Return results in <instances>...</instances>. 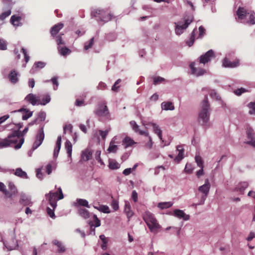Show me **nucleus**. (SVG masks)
<instances>
[{"mask_svg": "<svg viewBox=\"0 0 255 255\" xmlns=\"http://www.w3.org/2000/svg\"><path fill=\"white\" fill-rule=\"evenodd\" d=\"M52 244L57 247L59 253H63L65 251V248L61 242L54 240L52 241Z\"/></svg>", "mask_w": 255, "mask_h": 255, "instance_id": "32", "label": "nucleus"}, {"mask_svg": "<svg viewBox=\"0 0 255 255\" xmlns=\"http://www.w3.org/2000/svg\"><path fill=\"white\" fill-rule=\"evenodd\" d=\"M93 207L95 209H96L98 211L103 212L104 213H110V210L109 209V208L107 205H100L99 208H97V207L95 205H93Z\"/></svg>", "mask_w": 255, "mask_h": 255, "instance_id": "37", "label": "nucleus"}, {"mask_svg": "<svg viewBox=\"0 0 255 255\" xmlns=\"http://www.w3.org/2000/svg\"><path fill=\"white\" fill-rule=\"evenodd\" d=\"M150 125L153 127L154 132L156 133L161 140H162V130L160 128L154 123H150Z\"/></svg>", "mask_w": 255, "mask_h": 255, "instance_id": "30", "label": "nucleus"}, {"mask_svg": "<svg viewBox=\"0 0 255 255\" xmlns=\"http://www.w3.org/2000/svg\"><path fill=\"white\" fill-rule=\"evenodd\" d=\"M75 206H83L87 208H90V206L89 205L88 201L84 199H79L78 198L76 200V202L75 203Z\"/></svg>", "mask_w": 255, "mask_h": 255, "instance_id": "27", "label": "nucleus"}, {"mask_svg": "<svg viewBox=\"0 0 255 255\" xmlns=\"http://www.w3.org/2000/svg\"><path fill=\"white\" fill-rule=\"evenodd\" d=\"M223 65L225 67L235 68L239 65V61L231 62L227 58H225L223 61Z\"/></svg>", "mask_w": 255, "mask_h": 255, "instance_id": "20", "label": "nucleus"}, {"mask_svg": "<svg viewBox=\"0 0 255 255\" xmlns=\"http://www.w3.org/2000/svg\"><path fill=\"white\" fill-rule=\"evenodd\" d=\"M210 185L208 179L205 180V184L200 186L198 190L200 192L203 193L204 195L201 197L199 203L198 205H203L204 204L206 199L209 194L210 190Z\"/></svg>", "mask_w": 255, "mask_h": 255, "instance_id": "7", "label": "nucleus"}, {"mask_svg": "<svg viewBox=\"0 0 255 255\" xmlns=\"http://www.w3.org/2000/svg\"><path fill=\"white\" fill-rule=\"evenodd\" d=\"M91 15L93 17H95L97 21H102L104 23L108 22L112 17L110 13H108L103 9L94 10L92 12Z\"/></svg>", "mask_w": 255, "mask_h": 255, "instance_id": "6", "label": "nucleus"}, {"mask_svg": "<svg viewBox=\"0 0 255 255\" xmlns=\"http://www.w3.org/2000/svg\"><path fill=\"white\" fill-rule=\"evenodd\" d=\"M184 3L186 5H189L191 6V10L192 11H194L195 10V6L193 5V3L189 0H183Z\"/></svg>", "mask_w": 255, "mask_h": 255, "instance_id": "61", "label": "nucleus"}, {"mask_svg": "<svg viewBox=\"0 0 255 255\" xmlns=\"http://www.w3.org/2000/svg\"><path fill=\"white\" fill-rule=\"evenodd\" d=\"M172 215L180 219H182L184 221H187L190 219L189 215L186 214L183 210L180 209L174 210Z\"/></svg>", "mask_w": 255, "mask_h": 255, "instance_id": "16", "label": "nucleus"}, {"mask_svg": "<svg viewBox=\"0 0 255 255\" xmlns=\"http://www.w3.org/2000/svg\"><path fill=\"white\" fill-rule=\"evenodd\" d=\"M101 151L97 150L95 153V159L98 161L101 164H103V162L100 157Z\"/></svg>", "mask_w": 255, "mask_h": 255, "instance_id": "63", "label": "nucleus"}, {"mask_svg": "<svg viewBox=\"0 0 255 255\" xmlns=\"http://www.w3.org/2000/svg\"><path fill=\"white\" fill-rule=\"evenodd\" d=\"M24 100L32 106L39 105V97L36 95L30 93L25 97Z\"/></svg>", "mask_w": 255, "mask_h": 255, "instance_id": "12", "label": "nucleus"}, {"mask_svg": "<svg viewBox=\"0 0 255 255\" xmlns=\"http://www.w3.org/2000/svg\"><path fill=\"white\" fill-rule=\"evenodd\" d=\"M65 148L67 151L68 157L71 158L72 151V145L69 140H67L65 143Z\"/></svg>", "mask_w": 255, "mask_h": 255, "instance_id": "33", "label": "nucleus"}, {"mask_svg": "<svg viewBox=\"0 0 255 255\" xmlns=\"http://www.w3.org/2000/svg\"><path fill=\"white\" fill-rule=\"evenodd\" d=\"M92 156V152L89 149L82 151L81 159L84 161H88Z\"/></svg>", "mask_w": 255, "mask_h": 255, "instance_id": "31", "label": "nucleus"}, {"mask_svg": "<svg viewBox=\"0 0 255 255\" xmlns=\"http://www.w3.org/2000/svg\"><path fill=\"white\" fill-rule=\"evenodd\" d=\"M172 205L171 202H160L158 204L157 207L161 209H164L171 207Z\"/></svg>", "mask_w": 255, "mask_h": 255, "instance_id": "39", "label": "nucleus"}, {"mask_svg": "<svg viewBox=\"0 0 255 255\" xmlns=\"http://www.w3.org/2000/svg\"><path fill=\"white\" fill-rule=\"evenodd\" d=\"M19 74L15 70H12L8 75V79L11 83L15 84L18 81Z\"/></svg>", "mask_w": 255, "mask_h": 255, "instance_id": "19", "label": "nucleus"}, {"mask_svg": "<svg viewBox=\"0 0 255 255\" xmlns=\"http://www.w3.org/2000/svg\"><path fill=\"white\" fill-rule=\"evenodd\" d=\"M195 159L197 165L201 168H204L203 161L202 157L199 155H196Z\"/></svg>", "mask_w": 255, "mask_h": 255, "instance_id": "40", "label": "nucleus"}, {"mask_svg": "<svg viewBox=\"0 0 255 255\" xmlns=\"http://www.w3.org/2000/svg\"><path fill=\"white\" fill-rule=\"evenodd\" d=\"M193 168L191 164L187 163L184 168V171L187 174H191L192 173Z\"/></svg>", "mask_w": 255, "mask_h": 255, "instance_id": "47", "label": "nucleus"}, {"mask_svg": "<svg viewBox=\"0 0 255 255\" xmlns=\"http://www.w3.org/2000/svg\"><path fill=\"white\" fill-rule=\"evenodd\" d=\"M7 138L9 140L10 144L18 143L14 146V148L16 149H19L24 142V138L21 137V132L18 130H14L12 132L7 136Z\"/></svg>", "mask_w": 255, "mask_h": 255, "instance_id": "5", "label": "nucleus"}, {"mask_svg": "<svg viewBox=\"0 0 255 255\" xmlns=\"http://www.w3.org/2000/svg\"><path fill=\"white\" fill-rule=\"evenodd\" d=\"M46 113L44 111H40L37 114L38 121H39L40 122L45 121L46 119Z\"/></svg>", "mask_w": 255, "mask_h": 255, "instance_id": "43", "label": "nucleus"}, {"mask_svg": "<svg viewBox=\"0 0 255 255\" xmlns=\"http://www.w3.org/2000/svg\"><path fill=\"white\" fill-rule=\"evenodd\" d=\"M54 209L55 208H53V209H51L49 207H47L46 209L48 215L53 219H55L56 217L54 212Z\"/></svg>", "mask_w": 255, "mask_h": 255, "instance_id": "52", "label": "nucleus"}, {"mask_svg": "<svg viewBox=\"0 0 255 255\" xmlns=\"http://www.w3.org/2000/svg\"><path fill=\"white\" fill-rule=\"evenodd\" d=\"M109 168L111 169H117L120 168V164L115 161H111L109 162Z\"/></svg>", "mask_w": 255, "mask_h": 255, "instance_id": "42", "label": "nucleus"}, {"mask_svg": "<svg viewBox=\"0 0 255 255\" xmlns=\"http://www.w3.org/2000/svg\"><path fill=\"white\" fill-rule=\"evenodd\" d=\"M189 66L191 70V73L197 77L202 76L206 73V70L204 69L195 67V63L194 62L191 63Z\"/></svg>", "mask_w": 255, "mask_h": 255, "instance_id": "13", "label": "nucleus"}, {"mask_svg": "<svg viewBox=\"0 0 255 255\" xmlns=\"http://www.w3.org/2000/svg\"><path fill=\"white\" fill-rule=\"evenodd\" d=\"M58 49L59 53L62 56H66L71 52V50L67 47L59 46Z\"/></svg>", "mask_w": 255, "mask_h": 255, "instance_id": "35", "label": "nucleus"}, {"mask_svg": "<svg viewBox=\"0 0 255 255\" xmlns=\"http://www.w3.org/2000/svg\"><path fill=\"white\" fill-rule=\"evenodd\" d=\"M176 150L178 151V154L174 158V160L179 162L184 158V148L182 145H178L176 146Z\"/></svg>", "mask_w": 255, "mask_h": 255, "instance_id": "21", "label": "nucleus"}, {"mask_svg": "<svg viewBox=\"0 0 255 255\" xmlns=\"http://www.w3.org/2000/svg\"><path fill=\"white\" fill-rule=\"evenodd\" d=\"M94 38L92 37L90 39V40L88 43H85L84 48L85 50H88L92 47L93 43H94Z\"/></svg>", "mask_w": 255, "mask_h": 255, "instance_id": "49", "label": "nucleus"}, {"mask_svg": "<svg viewBox=\"0 0 255 255\" xmlns=\"http://www.w3.org/2000/svg\"><path fill=\"white\" fill-rule=\"evenodd\" d=\"M210 104L207 95L201 104V110L199 112L198 122L202 126H207L210 119Z\"/></svg>", "mask_w": 255, "mask_h": 255, "instance_id": "1", "label": "nucleus"}, {"mask_svg": "<svg viewBox=\"0 0 255 255\" xmlns=\"http://www.w3.org/2000/svg\"><path fill=\"white\" fill-rule=\"evenodd\" d=\"M44 126H43L40 127L36 133L35 140L32 145V151L37 149L42 144L44 139L45 134L44 132Z\"/></svg>", "mask_w": 255, "mask_h": 255, "instance_id": "8", "label": "nucleus"}, {"mask_svg": "<svg viewBox=\"0 0 255 255\" xmlns=\"http://www.w3.org/2000/svg\"><path fill=\"white\" fill-rule=\"evenodd\" d=\"M246 91H247V90L245 88H239V89L235 90L234 91V93L238 96H240L242 93H245Z\"/></svg>", "mask_w": 255, "mask_h": 255, "instance_id": "57", "label": "nucleus"}, {"mask_svg": "<svg viewBox=\"0 0 255 255\" xmlns=\"http://www.w3.org/2000/svg\"><path fill=\"white\" fill-rule=\"evenodd\" d=\"M249 186V183L247 182H241L238 184L235 188L236 191L240 192L241 194L244 193L245 190Z\"/></svg>", "mask_w": 255, "mask_h": 255, "instance_id": "23", "label": "nucleus"}, {"mask_svg": "<svg viewBox=\"0 0 255 255\" xmlns=\"http://www.w3.org/2000/svg\"><path fill=\"white\" fill-rule=\"evenodd\" d=\"M132 130L136 133H138L140 135H143L145 136H148V132L147 130H140L139 128V126H138L136 123L132 121L129 123Z\"/></svg>", "mask_w": 255, "mask_h": 255, "instance_id": "14", "label": "nucleus"}, {"mask_svg": "<svg viewBox=\"0 0 255 255\" xmlns=\"http://www.w3.org/2000/svg\"><path fill=\"white\" fill-rule=\"evenodd\" d=\"M135 143L136 142L134 141V140L128 136H126L123 140V144L125 145V148H127L129 146H131L132 145Z\"/></svg>", "mask_w": 255, "mask_h": 255, "instance_id": "26", "label": "nucleus"}, {"mask_svg": "<svg viewBox=\"0 0 255 255\" xmlns=\"http://www.w3.org/2000/svg\"><path fill=\"white\" fill-rule=\"evenodd\" d=\"M14 174L21 178L27 179L28 176L26 172L23 171L21 168H17L14 170Z\"/></svg>", "mask_w": 255, "mask_h": 255, "instance_id": "25", "label": "nucleus"}, {"mask_svg": "<svg viewBox=\"0 0 255 255\" xmlns=\"http://www.w3.org/2000/svg\"><path fill=\"white\" fill-rule=\"evenodd\" d=\"M12 242L13 243L12 245H6L5 243H3L5 246L8 250H12L14 249L15 247L17 246V243H16V241H15V239L14 238H12Z\"/></svg>", "mask_w": 255, "mask_h": 255, "instance_id": "48", "label": "nucleus"}, {"mask_svg": "<svg viewBox=\"0 0 255 255\" xmlns=\"http://www.w3.org/2000/svg\"><path fill=\"white\" fill-rule=\"evenodd\" d=\"M63 35V34L60 33V34H59L58 35H57L56 37V42L58 45H59L60 44H62V45L65 44V42L62 40V35Z\"/></svg>", "mask_w": 255, "mask_h": 255, "instance_id": "51", "label": "nucleus"}, {"mask_svg": "<svg viewBox=\"0 0 255 255\" xmlns=\"http://www.w3.org/2000/svg\"><path fill=\"white\" fill-rule=\"evenodd\" d=\"M107 86L106 83H105L103 82H100L99 83L98 86H97V89L101 90H104L106 89L107 88Z\"/></svg>", "mask_w": 255, "mask_h": 255, "instance_id": "62", "label": "nucleus"}, {"mask_svg": "<svg viewBox=\"0 0 255 255\" xmlns=\"http://www.w3.org/2000/svg\"><path fill=\"white\" fill-rule=\"evenodd\" d=\"M161 109L163 110H174V107L173 105L172 102H162L161 104Z\"/></svg>", "mask_w": 255, "mask_h": 255, "instance_id": "28", "label": "nucleus"}, {"mask_svg": "<svg viewBox=\"0 0 255 255\" xmlns=\"http://www.w3.org/2000/svg\"><path fill=\"white\" fill-rule=\"evenodd\" d=\"M165 79L163 78H162L159 76L155 77L153 78V84L154 85L157 84L159 83H161L164 81Z\"/></svg>", "mask_w": 255, "mask_h": 255, "instance_id": "53", "label": "nucleus"}, {"mask_svg": "<svg viewBox=\"0 0 255 255\" xmlns=\"http://www.w3.org/2000/svg\"><path fill=\"white\" fill-rule=\"evenodd\" d=\"M49 81H51L53 85L56 86V87H54V90H56L57 89V87L59 85L58 82L57 81V77H54L51 79V80H48L44 81L45 83L49 82Z\"/></svg>", "mask_w": 255, "mask_h": 255, "instance_id": "44", "label": "nucleus"}, {"mask_svg": "<svg viewBox=\"0 0 255 255\" xmlns=\"http://www.w3.org/2000/svg\"><path fill=\"white\" fill-rule=\"evenodd\" d=\"M248 107L250 109L249 113L250 114H255V102H251L248 104Z\"/></svg>", "mask_w": 255, "mask_h": 255, "instance_id": "46", "label": "nucleus"}, {"mask_svg": "<svg viewBox=\"0 0 255 255\" xmlns=\"http://www.w3.org/2000/svg\"><path fill=\"white\" fill-rule=\"evenodd\" d=\"M110 129H107L105 131H103L102 130H99V134L102 136V138L104 139L106 136L107 135Z\"/></svg>", "mask_w": 255, "mask_h": 255, "instance_id": "64", "label": "nucleus"}, {"mask_svg": "<svg viewBox=\"0 0 255 255\" xmlns=\"http://www.w3.org/2000/svg\"><path fill=\"white\" fill-rule=\"evenodd\" d=\"M10 145L9 140L7 137L4 139H0V149L8 147Z\"/></svg>", "mask_w": 255, "mask_h": 255, "instance_id": "38", "label": "nucleus"}, {"mask_svg": "<svg viewBox=\"0 0 255 255\" xmlns=\"http://www.w3.org/2000/svg\"><path fill=\"white\" fill-rule=\"evenodd\" d=\"M21 20V17L18 16H16L13 15L11 16L10 18V22L14 26H19L20 24V21Z\"/></svg>", "mask_w": 255, "mask_h": 255, "instance_id": "36", "label": "nucleus"}, {"mask_svg": "<svg viewBox=\"0 0 255 255\" xmlns=\"http://www.w3.org/2000/svg\"><path fill=\"white\" fill-rule=\"evenodd\" d=\"M95 113L99 117H103L107 119H109L110 117V113L106 103L100 105Z\"/></svg>", "mask_w": 255, "mask_h": 255, "instance_id": "9", "label": "nucleus"}, {"mask_svg": "<svg viewBox=\"0 0 255 255\" xmlns=\"http://www.w3.org/2000/svg\"><path fill=\"white\" fill-rule=\"evenodd\" d=\"M7 48V44L5 41L3 39H0V50H4Z\"/></svg>", "mask_w": 255, "mask_h": 255, "instance_id": "55", "label": "nucleus"}, {"mask_svg": "<svg viewBox=\"0 0 255 255\" xmlns=\"http://www.w3.org/2000/svg\"><path fill=\"white\" fill-rule=\"evenodd\" d=\"M64 24L62 23H58L54 25L51 29L50 33L52 36H55L58 32L63 27Z\"/></svg>", "mask_w": 255, "mask_h": 255, "instance_id": "22", "label": "nucleus"}, {"mask_svg": "<svg viewBox=\"0 0 255 255\" xmlns=\"http://www.w3.org/2000/svg\"><path fill=\"white\" fill-rule=\"evenodd\" d=\"M46 63L42 61H38L34 63L32 67L30 70V73L34 74L39 70L43 68L46 66Z\"/></svg>", "mask_w": 255, "mask_h": 255, "instance_id": "15", "label": "nucleus"}, {"mask_svg": "<svg viewBox=\"0 0 255 255\" xmlns=\"http://www.w3.org/2000/svg\"><path fill=\"white\" fill-rule=\"evenodd\" d=\"M51 100V97L50 95L46 94L44 95L43 98L40 100L39 99L38 104L42 106L46 105L47 104L49 103Z\"/></svg>", "mask_w": 255, "mask_h": 255, "instance_id": "34", "label": "nucleus"}, {"mask_svg": "<svg viewBox=\"0 0 255 255\" xmlns=\"http://www.w3.org/2000/svg\"><path fill=\"white\" fill-rule=\"evenodd\" d=\"M124 212L126 214L127 217L129 219L130 217H131L133 215V213L131 210L130 208L129 209H124Z\"/></svg>", "mask_w": 255, "mask_h": 255, "instance_id": "59", "label": "nucleus"}, {"mask_svg": "<svg viewBox=\"0 0 255 255\" xmlns=\"http://www.w3.org/2000/svg\"><path fill=\"white\" fill-rule=\"evenodd\" d=\"M199 34L198 38H201L205 34V29L202 26H200L199 27Z\"/></svg>", "mask_w": 255, "mask_h": 255, "instance_id": "56", "label": "nucleus"}, {"mask_svg": "<svg viewBox=\"0 0 255 255\" xmlns=\"http://www.w3.org/2000/svg\"><path fill=\"white\" fill-rule=\"evenodd\" d=\"M11 14V10H8L6 11L3 12L0 14V20H3L6 17L10 15Z\"/></svg>", "mask_w": 255, "mask_h": 255, "instance_id": "50", "label": "nucleus"}, {"mask_svg": "<svg viewBox=\"0 0 255 255\" xmlns=\"http://www.w3.org/2000/svg\"><path fill=\"white\" fill-rule=\"evenodd\" d=\"M19 112L22 113V120H27L28 119L32 116L33 112L30 111L28 109L24 108H20L19 110H15L11 112V113Z\"/></svg>", "mask_w": 255, "mask_h": 255, "instance_id": "11", "label": "nucleus"}, {"mask_svg": "<svg viewBox=\"0 0 255 255\" xmlns=\"http://www.w3.org/2000/svg\"><path fill=\"white\" fill-rule=\"evenodd\" d=\"M196 30V28H195L193 30V31L192 32V33L191 34L189 41H186V44L190 47L193 44V43L195 41V32Z\"/></svg>", "mask_w": 255, "mask_h": 255, "instance_id": "41", "label": "nucleus"}, {"mask_svg": "<svg viewBox=\"0 0 255 255\" xmlns=\"http://www.w3.org/2000/svg\"><path fill=\"white\" fill-rule=\"evenodd\" d=\"M238 20L241 22L254 25L255 24V12L246 9L244 7L239 6L236 12Z\"/></svg>", "mask_w": 255, "mask_h": 255, "instance_id": "2", "label": "nucleus"}, {"mask_svg": "<svg viewBox=\"0 0 255 255\" xmlns=\"http://www.w3.org/2000/svg\"><path fill=\"white\" fill-rule=\"evenodd\" d=\"M117 149H118L117 145L113 144L112 143H110L108 150L110 152H116Z\"/></svg>", "mask_w": 255, "mask_h": 255, "instance_id": "54", "label": "nucleus"}, {"mask_svg": "<svg viewBox=\"0 0 255 255\" xmlns=\"http://www.w3.org/2000/svg\"><path fill=\"white\" fill-rule=\"evenodd\" d=\"M61 140L62 137L61 135H59L57 137L56 143V147L54 150L53 156L54 157H57L58 155L61 146Z\"/></svg>", "mask_w": 255, "mask_h": 255, "instance_id": "24", "label": "nucleus"}, {"mask_svg": "<svg viewBox=\"0 0 255 255\" xmlns=\"http://www.w3.org/2000/svg\"><path fill=\"white\" fill-rule=\"evenodd\" d=\"M111 206L115 211H117L119 209V202L116 200L112 201Z\"/></svg>", "mask_w": 255, "mask_h": 255, "instance_id": "58", "label": "nucleus"}, {"mask_svg": "<svg viewBox=\"0 0 255 255\" xmlns=\"http://www.w3.org/2000/svg\"><path fill=\"white\" fill-rule=\"evenodd\" d=\"M183 20L184 23L182 24V22L180 21L174 22L175 25V32L177 35H180L183 33L184 31L187 29L188 26L193 21L194 16L192 14L184 15L183 17Z\"/></svg>", "mask_w": 255, "mask_h": 255, "instance_id": "3", "label": "nucleus"}, {"mask_svg": "<svg viewBox=\"0 0 255 255\" xmlns=\"http://www.w3.org/2000/svg\"><path fill=\"white\" fill-rule=\"evenodd\" d=\"M247 135L248 138L250 139V140L254 138V133L253 130L251 128H249L247 131Z\"/></svg>", "mask_w": 255, "mask_h": 255, "instance_id": "60", "label": "nucleus"}, {"mask_svg": "<svg viewBox=\"0 0 255 255\" xmlns=\"http://www.w3.org/2000/svg\"><path fill=\"white\" fill-rule=\"evenodd\" d=\"M143 219L151 232H156L160 228V225L150 212H145L143 215Z\"/></svg>", "mask_w": 255, "mask_h": 255, "instance_id": "4", "label": "nucleus"}, {"mask_svg": "<svg viewBox=\"0 0 255 255\" xmlns=\"http://www.w3.org/2000/svg\"><path fill=\"white\" fill-rule=\"evenodd\" d=\"M78 213L84 219H88L90 217V212L87 209L80 208L78 209Z\"/></svg>", "mask_w": 255, "mask_h": 255, "instance_id": "29", "label": "nucleus"}, {"mask_svg": "<svg viewBox=\"0 0 255 255\" xmlns=\"http://www.w3.org/2000/svg\"><path fill=\"white\" fill-rule=\"evenodd\" d=\"M8 186L9 189L10 190V192L12 193V194L15 195L17 193V190L14 184L12 182H10L9 183Z\"/></svg>", "mask_w": 255, "mask_h": 255, "instance_id": "45", "label": "nucleus"}, {"mask_svg": "<svg viewBox=\"0 0 255 255\" xmlns=\"http://www.w3.org/2000/svg\"><path fill=\"white\" fill-rule=\"evenodd\" d=\"M57 195V192L50 191L48 194L45 195L48 198L49 203L53 208H55L57 205L55 199Z\"/></svg>", "mask_w": 255, "mask_h": 255, "instance_id": "17", "label": "nucleus"}, {"mask_svg": "<svg viewBox=\"0 0 255 255\" xmlns=\"http://www.w3.org/2000/svg\"><path fill=\"white\" fill-rule=\"evenodd\" d=\"M19 203L23 206H31L32 204L30 197L23 193L20 194Z\"/></svg>", "mask_w": 255, "mask_h": 255, "instance_id": "18", "label": "nucleus"}, {"mask_svg": "<svg viewBox=\"0 0 255 255\" xmlns=\"http://www.w3.org/2000/svg\"><path fill=\"white\" fill-rule=\"evenodd\" d=\"M215 57L214 52L211 49L208 51L205 54L201 55L199 58V62L200 63L206 64L209 62L212 58Z\"/></svg>", "mask_w": 255, "mask_h": 255, "instance_id": "10", "label": "nucleus"}]
</instances>
